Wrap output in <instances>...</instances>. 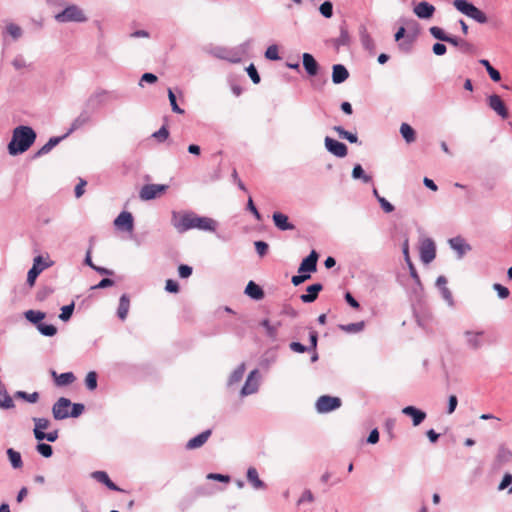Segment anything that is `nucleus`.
<instances>
[{"instance_id": "nucleus-36", "label": "nucleus", "mask_w": 512, "mask_h": 512, "mask_svg": "<svg viewBox=\"0 0 512 512\" xmlns=\"http://www.w3.org/2000/svg\"><path fill=\"white\" fill-rule=\"evenodd\" d=\"M6 453H7L8 459L11 463V466L14 469L22 468L23 461H22L21 454L18 451L14 450L13 448H8Z\"/></svg>"}, {"instance_id": "nucleus-11", "label": "nucleus", "mask_w": 512, "mask_h": 512, "mask_svg": "<svg viewBox=\"0 0 512 512\" xmlns=\"http://www.w3.org/2000/svg\"><path fill=\"white\" fill-rule=\"evenodd\" d=\"M420 258L425 264L431 263L436 257V246L431 238H423L420 241Z\"/></svg>"}, {"instance_id": "nucleus-47", "label": "nucleus", "mask_w": 512, "mask_h": 512, "mask_svg": "<svg viewBox=\"0 0 512 512\" xmlns=\"http://www.w3.org/2000/svg\"><path fill=\"white\" fill-rule=\"evenodd\" d=\"M429 32L430 34L437 40H440V41H443V42H446L447 38H448V34H446L444 32V30L440 27H437V26H432L429 28Z\"/></svg>"}, {"instance_id": "nucleus-16", "label": "nucleus", "mask_w": 512, "mask_h": 512, "mask_svg": "<svg viewBox=\"0 0 512 512\" xmlns=\"http://www.w3.org/2000/svg\"><path fill=\"white\" fill-rule=\"evenodd\" d=\"M401 412L412 419L413 426H419L427 417L426 412L414 406H406Z\"/></svg>"}, {"instance_id": "nucleus-52", "label": "nucleus", "mask_w": 512, "mask_h": 512, "mask_svg": "<svg viewBox=\"0 0 512 512\" xmlns=\"http://www.w3.org/2000/svg\"><path fill=\"white\" fill-rule=\"evenodd\" d=\"M497 457L500 462H510L512 461V451L505 447H501L498 451Z\"/></svg>"}, {"instance_id": "nucleus-51", "label": "nucleus", "mask_w": 512, "mask_h": 512, "mask_svg": "<svg viewBox=\"0 0 512 512\" xmlns=\"http://www.w3.org/2000/svg\"><path fill=\"white\" fill-rule=\"evenodd\" d=\"M265 57L269 60H279V50L277 45H270L265 51Z\"/></svg>"}, {"instance_id": "nucleus-64", "label": "nucleus", "mask_w": 512, "mask_h": 512, "mask_svg": "<svg viewBox=\"0 0 512 512\" xmlns=\"http://www.w3.org/2000/svg\"><path fill=\"white\" fill-rule=\"evenodd\" d=\"M169 131L163 126L158 131L153 133V137L158 139L159 141H164L168 138Z\"/></svg>"}, {"instance_id": "nucleus-61", "label": "nucleus", "mask_w": 512, "mask_h": 512, "mask_svg": "<svg viewBox=\"0 0 512 512\" xmlns=\"http://www.w3.org/2000/svg\"><path fill=\"white\" fill-rule=\"evenodd\" d=\"M255 249L260 257H263L268 251V244L264 241H256Z\"/></svg>"}, {"instance_id": "nucleus-18", "label": "nucleus", "mask_w": 512, "mask_h": 512, "mask_svg": "<svg viewBox=\"0 0 512 512\" xmlns=\"http://www.w3.org/2000/svg\"><path fill=\"white\" fill-rule=\"evenodd\" d=\"M413 12L420 19H430L435 12V7L432 4L423 1L414 7Z\"/></svg>"}, {"instance_id": "nucleus-19", "label": "nucleus", "mask_w": 512, "mask_h": 512, "mask_svg": "<svg viewBox=\"0 0 512 512\" xmlns=\"http://www.w3.org/2000/svg\"><path fill=\"white\" fill-rule=\"evenodd\" d=\"M449 244L450 247L457 252L459 258H462L468 251L471 250V246L461 237L451 238L449 240Z\"/></svg>"}, {"instance_id": "nucleus-50", "label": "nucleus", "mask_w": 512, "mask_h": 512, "mask_svg": "<svg viewBox=\"0 0 512 512\" xmlns=\"http://www.w3.org/2000/svg\"><path fill=\"white\" fill-rule=\"evenodd\" d=\"M73 311H74V303H71L69 305H66V306H63L61 308V313L59 315V318L62 320V321H68L72 314H73Z\"/></svg>"}, {"instance_id": "nucleus-21", "label": "nucleus", "mask_w": 512, "mask_h": 512, "mask_svg": "<svg viewBox=\"0 0 512 512\" xmlns=\"http://www.w3.org/2000/svg\"><path fill=\"white\" fill-rule=\"evenodd\" d=\"M272 218L275 226L282 231L293 230L295 228V226L289 222L288 216L281 212L273 213Z\"/></svg>"}, {"instance_id": "nucleus-35", "label": "nucleus", "mask_w": 512, "mask_h": 512, "mask_svg": "<svg viewBox=\"0 0 512 512\" xmlns=\"http://www.w3.org/2000/svg\"><path fill=\"white\" fill-rule=\"evenodd\" d=\"M24 316L29 322L36 325L37 328L38 325L42 323V320L45 319L46 314L38 310H27Z\"/></svg>"}, {"instance_id": "nucleus-20", "label": "nucleus", "mask_w": 512, "mask_h": 512, "mask_svg": "<svg viewBox=\"0 0 512 512\" xmlns=\"http://www.w3.org/2000/svg\"><path fill=\"white\" fill-rule=\"evenodd\" d=\"M436 285L439 288L442 298L450 306H454V299L451 291L447 288V279L444 276H439L436 280Z\"/></svg>"}, {"instance_id": "nucleus-28", "label": "nucleus", "mask_w": 512, "mask_h": 512, "mask_svg": "<svg viewBox=\"0 0 512 512\" xmlns=\"http://www.w3.org/2000/svg\"><path fill=\"white\" fill-rule=\"evenodd\" d=\"M303 66L310 76H315L318 72V63L314 57L309 53H304L302 56Z\"/></svg>"}, {"instance_id": "nucleus-31", "label": "nucleus", "mask_w": 512, "mask_h": 512, "mask_svg": "<svg viewBox=\"0 0 512 512\" xmlns=\"http://www.w3.org/2000/svg\"><path fill=\"white\" fill-rule=\"evenodd\" d=\"M130 308V300L127 294H123L119 299V306L117 309V316L124 321L127 318Z\"/></svg>"}, {"instance_id": "nucleus-1", "label": "nucleus", "mask_w": 512, "mask_h": 512, "mask_svg": "<svg viewBox=\"0 0 512 512\" xmlns=\"http://www.w3.org/2000/svg\"><path fill=\"white\" fill-rule=\"evenodd\" d=\"M171 224L178 233H184L191 229L214 232L218 222L210 217L199 216L192 211H173Z\"/></svg>"}, {"instance_id": "nucleus-55", "label": "nucleus", "mask_w": 512, "mask_h": 512, "mask_svg": "<svg viewBox=\"0 0 512 512\" xmlns=\"http://www.w3.org/2000/svg\"><path fill=\"white\" fill-rule=\"evenodd\" d=\"M314 501V495L311 490L306 489L297 501V505L300 506L304 503H312Z\"/></svg>"}, {"instance_id": "nucleus-41", "label": "nucleus", "mask_w": 512, "mask_h": 512, "mask_svg": "<svg viewBox=\"0 0 512 512\" xmlns=\"http://www.w3.org/2000/svg\"><path fill=\"white\" fill-rule=\"evenodd\" d=\"M352 178L353 179H361L364 183H369L372 181V177L365 174L362 166L360 164H356L352 170Z\"/></svg>"}, {"instance_id": "nucleus-54", "label": "nucleus", "mask_w": 512, "mask_h": 512, "mask_svg": "<svg viewBox=\"0 0 512 512\" xmlns=\"http://www.w3.org/2000/svg\"><path fill=\"white\" fill-rule=\"evenodd\" d=\"M261 325L265 328L269 337L274 338L276 336L278 326L272 325L268 319L263 320Z\"/></svg>"}, {"instance_id": "nucleus-12", "label": "nucleus", "mask_w": 512, "mask_h": 512, "mask_svg": "<svg viewBox=\"0 0 512 512\" xmlns=\"http://www.w3.org/2000/svg\"><path fill=\"white\" fill-rule=\"evenodd\" d=\"M324 145L326 150L336 157L344 158L348 154L347 146L344 143L339 142L331 137H325Z\"/></svg>"}, {"instance_id": "nucleus-46", "label": "nucleus", "mask_w": 512, "mask_h": 512, "mask_svg": "<svg viewBox=\"0 0 512 512\" xmlns=\"http://www.w3.org/2000/svg\"><path fill=\"white\" fill-rule=\"evenodd\" d=\"M37 330L44 336H54L57 333V328L51 324L41 323L38 325Z\"/></svg>"}, {"instance_id": "nucleus-10", "label": "nucleus", "mask_w": 512, "mask_h": 512, "mask_svg": "<svg viewBox=\"0 0 512 512\" xmlns=\"http://www.w3.org/2000/svg\"><path fill=\"white\" fill-rule=\"evenodd\" d=\"M167 189L168 186L164 184H146L141 188L139 197L141 200L149 201L159 197L165 193Z\"/></svg>"}, {"instance_id": "nucleus-24", "label": "nucleus", "mask_w": 512, "mask_h": 512, "mask_svg": "<svg viewBox=\"0 0 512 512\" xmlns=\"http://www.w3.org/2000/svg\"><path fill=\"white\" fill-rule=\"evenodd\" d=\"M90 120H91V116L88 112L84 111V112L80 113L71 123V126H70L69 130L67 131L66 135L68 136L71 133H73L74 131L80 129L84 125L88 124L90 122Z\"/></svg>"}, {"instance_id": "nucleus-17", "label": "nucleus", "mask_w": 512, "mask_h": 512, "mask_svg": "<svg viewBox=\"0 0 512 512\" xmlns=\"http://www.w3.org/2000/svg\"><path fill=\"white\" fill-rule=\"evenodd\" d=\"M488 104L492 110H494L499 116H501L503 119H506L508 117V110L502 101V99L494 94L491 95L488 98Z\"/></svg>"}, {"instance_id": "nucleus-4", "label": "nucleus", "mask_w": 512, "mask_h": 512, "mask_svg": "<svg viewBox=\"0 0 512 512\" xmlns=\"http://www.w3.org/2000/svg\"><path fill=\"white\" fill-rule=\"evenodd\" d=\"M84 411V405L80 403L72 404L68 398H59L52 407L54 419L63 420L68 417L76 418Z\"/></svg>"}, {"instance_id": "nucleus-37", "label": "nucleus", "mask_w": 512, "mask_h": 512, "mask_svg": "<svg viewBox=\"0 0 512 512\" xmlns=\"http://www.w3.org/2000/svg\"><path fill=\"white\" fill-rule=\"evenodd\" d=\"M400 133L407 143H412L416 139L414 129L407 123H402L400 126Z\"/></svg>"}, {"instance_id": "nucleus-14", "label": "nucleus", "mask_w": 512, "mask_h": 512, "mask_svg": "<svg viewBox=\"0 0 512 512\" xmlns=\"http://www.w3.org/2000/svg\"><path fill=\"white\" fill-rule=\"evenodd\" d=\"M114 225L117 229L127 232H132L134 229V219L130 212H121L114 220Z\"/></svg>"}, {"instance_id": "nucleus-48", "label": "nucleus", "mask_w": 512, "mask_h": 512, "mask_svg": "<svg viewBox=\"0 0 512 512\" xmlns=\"http://www.w3.org/2000/svg\"><path fill=\"white\" fill-rule=\"evenodd\" d=\"M319 12L325 18H331L333 16V5L330 1H325L319 7Z\"/></svg>"}, {"instance_id": "nucleus-9", "label": "nucleus", "mask_w": 512, "mask_h": 512, "mask_svg": "<svg viewBox=\"0 0 512 512\" xmlns=\"http://www.w3.org/2000/svg\"><path fill=\"white\" fill-rule=\"evenodd\" d=\"M341 404L342 401L339 397L322 395L317 399L315 408L318 413L324 414L340 408Z\"/></svg>"}, {"instance_id": "nucleus-58", "label": "nucleus", "mask_w": 512, "mask_h": 512, "mask_svg": "<svg viewBox=\"0 0 512 512\" xmlns=\"http://www.w3.org/2000/svg\"><path fill=\"white\" fill-rule=\"evenodd\" d=\"M247 73L249 75V77L251 78V80L253 81L254 84H258L260 82V76L255 68V66L253 64H250L248 67H247Z\"/></svg>"}, {"instance_id": "nucleus-7", "label": "nucleus", "mask_w": 512, "mask_h": 512, "mask_svg": "<svg viewBox=\"0 0 512 512\" xmlns=\"http://www.w3.org/2000/svg\"><path fill=\"white\" fill-rule=\"evenodd\" d=\"M55 20L59 23L85 22L87 21V17L81 8L76 5H69L63 11L55 15Z\"/></svg>"}, {"instance_id": "nucleus-59", "label": "nucleus", "mask_w": 512, "mask_h": 512, "mask_svg": "<svg viewBox=\"0 0 512 512\" xmlns=\"http://www.w3.org/2000/svg\"><path fill=\"white\" fill-rule=\"evenodd\" d=\"M91 476L93 479H95L96 481H98L104 485H105V483L108 482V479H109L108 474L104 471H95L91 474Z\"/></svg>"}, {"instance_id": "nucleus-38", "label": "nucleus", "mask_w": 512, "mask_h": 512, "mask_svg": "<svg viewBox=\"0 0 512 512\" xmlns=\"http://www.w3.org/2000/svg\"><path fill=\"white\" fill-rule=\"evenodd\" d=\"M244 373H245V364L242 363L231 373L229 380H228V385L232 386L234 384L239 383L242 380Z\"/></svg>"}, {"instance_id": "nucleus-8", "label": "nucleus", "mask_w": 512, "mask_h": 512, "mask_svg": "<svg viewBox=\"0 0 512 512\" xmlns=\"http://www.w3.org/2000/svg\"><path fill=\"white\" fill-rule=\"evenodd\" d=\"M54 262L47 255L46 257L42 255H38L33 259V266L28 271L27 274V283L29 286H33L35 284L36 278L38 275L44 271L45 269L53 266Z\"/></svg>"}, {"instance_id": "nucleus-26", "label": "nucleus", "mask_w": 512, "mask_h": 512, "mask_svg": "<svg viewBox=\"0 0 512 512\" xmlns=\"http://www.w3.org/2000/svg\"><path fill=\"white\" fill-rule=\"evenodd\" d=\"M212 54L219 59H225L231 63L240 62V57H238L236 54H234L232 51L226 48L217 47L213 49Z\"/></svg>"}, {"instance_id": "nucleus-63", "label": "nucleus", "mask_w": 512, "mask_h": 512, "mask_svg": "<svg viewBox=\"0 0 512 512\" xmlns=\"http://www.w3.org/2000/svg\"><path fill=\"white\" fill-rule=\"evenodd\" d=\"M165 290L169 293H177L179 291V285L176 281L168 279L166 281Z\"/></svg>"}, {"instance_id": "nucleus-27", "label": "nucleus", "mask_w": 512, "mask_h": 512, "mask_svg": "<svg viewBox=\"0 0 512 512\" xmlns=\"http://www.w3.org/2000/svg\"><path fill=\"white\" fill-rule=\"evenodd\" d=\"M33 422L35 424L34 428V436L37 440H44V432L43 430L47 429L50 425V422L46 418H33Z\"/></svg>"}, {"instance_id": "nucleus-53", "label": "nucleus", "mask_w": 512, "mask_h": 512, "mask_svg": "<svg viewBox=\"0 0 512 512\" xmlns=\"http://www.w3.org/2000/svg\"><path fill=\"white\" fill-rule=\"evenodd\" d=\"M511 484H512V474L506 473L503 476L502 481L500 482L498 489L500 491H502V490L510 487L508 492L512 493V486H511Z\"/></svg>"}, {"instance_id": "nucleus-45", "label": "nucleus", "mask_w": 512, "mask_h": 512, "mask_svg": "<svg viewBox=\"0 0 512 512\" xmlns=\"http://www.w3.org/2000/svg\"><path fill=\"white\" fill-rule=\"evenodd\" d=\"M15 397L16 398H21L29 403H35L38 401L39 399V394L37 392H33V393H27V392H24V391H17L15 393Z\"/></svg>"}, {"instance_id": "nucleus-57", "label": "nucleus", "mask_w": 512, "mask_h": 512, "mask_svg": "<svg viewBox=\"0 0 512 512\" xmlns=\"http://www.w3.org/2000/svg\"><path fill=\"white\" fill-rule=\"evenodd\" d=\"M168 98H169V101H170V105H171V108L172 110L175 112V113H178V114H183L184 113V110L181 109L177 102H176V97H175V94L173 93V91L171 89H168Z\"/></svg>"}, {"instance_id": "nucleus-62", "label": "nucleus", "mask_w": 512, "mask_h": 512, "mask_svg": "<svg viewBox=\"0 0 512 512\" xmlns=\"http://www.w3.org/2000/svg\"><path fill=\"white\" fill-rule=\"evenodd\" d=\"M378 202L385 213H391L394 211V206L384 197H379Z\"/></svg>"}, {"instance_id": "nucleus-42", "label": "nucleus", "mask_w": 512, "mask_h": 512, "mask_svg": "<svg viewBox=\"0 0 512 512\" xmlns=\"http://www.w3.org/2000/svg\"><path fill=\"white\" fill-rule=\"evenodd\" d=\"M479 63L486 68L490 78L493 81L498 82L501 80V75H500L499 71L496 70L494 67H492L488 60L481 59V60H479Z\"/></svg>"}, {"instance_id": "nucleus-13", "label": "nucleus", "mask_w": 512, "mask_h": 512, "mask_svg": "<svg viewBox=\"0 0 512 512\" xmlns=\"http://www.w3.org/2000/svg\"><path fill=\"white\" fill-rule=\"evenodd\" d=\"M259 388V372L257 369L251 371L242 387L240 394L242 397L254 394Z\"/></svg>"}, {"instance_id": "nucleus-56", "label": "nucleus", "mask_w": 512, "mask_h": 512, "mask_svg": "<svg viewBox=\"0 0 512 512\" xmlns=\"http://www.w3.org/2000/svg\"><path fill=\"white\" fill-rule=\"evenodd\" d=\"M36 450L44 457H51L53 454L52 447L49 444L39 443L36 446Z\"/></svg>"}, {"instance_id": "nucleus-30", "label": "nucleus", "mask_w": 512, "mask_h": 512, "mask_svg": "<svg viewBox=\"0 0 512 512\" xmlns=\"http://www.w3.org/2000/svg\"><path fill=\"white\" fill-rule=\"evenodd\" d=\"M51 374L58 386H67L75 381V376L72 372L57 374L55 371H52Z\"/></svg>"}, {"instance_id": "nucleus-49", "label": "nucleus", "mask_w": 512, "mask_h": 512, "mask_svg": "<svg viewBox=\"0 0 512 512\" xmlns=\"http://www.w3.org/2000/svg\"><path fill=\"white\" fill-rule=\"evenodd\" d=\"M85 385L89 390H95L97 387V374L94 371L89 372L85 378Z\"/></svg>"}, {"instance_id": "nucleus-60", "label": "nucleus", "mask_w": 512, "mask_h": 512, "mask_svg": "<svg viewBox=\"0 0 512 512\" xmlns=\"http://www.w3.org/2000/svg\"><path fill=\"white\" fill-rule=\"evenodd\" d=\"M493 288L501 299L507 298L510 294L508 288L504 287L501 284L496 283L493 285Z\"/></svg>"}, {"instance_id": "nucleus-5", "label": "nucleus", "mask_w": 512, "mask_h": 512, "mask_svg": "<svg viewBox=\"0 0 512 512\" xmlns=\"http://www.w3.org/2000/svg\"><path fill=\"white\" fill-rule=\"evenodd\" d=\"M453 6L462 14L475 20L480 24H484L488 21V18L484 12L477 8L474 4L467 0H454Z\"/></svg>"}, {"instance_id": "nucleus-32", "label": "nucleus", "mask_w": 512, "mask_h": 512, "mask_svg": "<svg viewBox=\"0 0 512 512\" xmlns=\"http://www.w3.org/2000/svg\"><path fill=\"white\" fill-rule=\"evenodd\" d=\"M247 480L252 485V487L256 490L265 488V484L262 480H260L258 476V472L256 468L250 467L247 470Z\"/></svg>"}, {"instance_id": "nucleus-39", "label": "nucleus", "mask_w": 512, "mask_h": 512, "mask_svg": "<svg viewBox=\"0 0 512 512\" xmlns=\"http://www.w3.org/2000/svg\"><path fill=\"white\" fill-rule=\"evenodd\" d=\"M340 138L348 140L350 143H357L358 137L355 133L345 130L342 126H334L332 128Z\"/></svg>"}, {"instance_id": "nucleus-43", "label": "nucleus", "mask_w": 512, "mask_h": 512, "mask_svg": "<svg viewBox=\"0 0 512 512\" xmlns=\"http://www.w3.org/2000/svg\"><path fill=\"white\" fill-rule=\"evenodd\" d=\"M5 32L8 35H10L14 40L19 39L23 34L22 28L19 25L12 22L6 25Z\"/></svg>"}, {"instance_id": "nucleus-29", "label": "nucleus", "mask_w": 512, "mask_h": 512, "mask_svg": "<svg viewBox=\"0 0 512 512\" xmlns=\"http://www.w3.org/2000/svg\"><path fill=\"white\" fill-rule=\"evenodd\" d=\"M322 285L320 283H315L307 287V294H302L300 299L304 303H311L317 299L318 293L322 290Z\"/></svg>"}, {"instance_id": "nucleus-15", "label": "nucleus", "mask_w": 512, "mask_h": 512, "mask_svg": "<svg viewBox=\"0 0 512 512\" xmlns=\"http://www.w3.org/2000/svg\"><path fill=\"white\" fill-rule=\"evenodd\" d=\"M318 257V253L315 250H312L311 253L302 260L298 268V272L308 274L315 272L317 268Z\"/></svg>"}, {"instance_id": "nucleus-33", "label": "nucleus", "mask_w": 512, "mask_h": 512, "mask_svg": "<svg viewBox=\"0 0 512 512\" xmlns=\"http://www.w3.org/2000/svg\"><path fill=\"white\" fill-rule=\"evenodd\" d=\"M245 294H247L249 297L255 300H260L264 297V292L262 288L253 281H250L247 284L245 288Z\"/></svg>"}, {"instance_id": "nucleus-40", "label": "nucleus", "mask_w": 512, "mask_h": 512, "mask_svg": "<svg viewBox=\"0 0 512 512\" xmlns=\"http://www.w3.org/2000/svg\"><path fill=\"white\" fill-rule=\"evenodd\" d=\"M66 137L67 135L65 134L61 137L50 138L48 142L41 147V149L38 151V154L43 155L49 153L57 144H59Z\"/></svg>"}, {"instance_id": "nucleus-25", "label": "nucleus", "mask_w": 512, "mask_h": 512, "mask_svg": "<svg viewBox=\"0 0 512 512\" xmlns=\"http://www.w3.org/2000/svg\"><path fill=\"white\" fill-rule=\"evenodd\" d=\"M349 77V72L342 64H335L332 71V81L335 84H340L346 81Z\"/></svg>"}, {"instance_id": "nucleus-34", "label": "nucleus", "mask_w": 512, "mask_h": 512, "mask_svg": "<svg viewBox=\"0 0 512 512\" xmlns=\"http://www.w3.org/2000/svg\"><path fill=\"white\" fill-rule=\"evenodd\" d=\"M14 401L8 394L4 385L0 386V408L1 409H12L14 408Z\"/></svg>"}, {"instance_id": "nucleus-22", "label": "nucleus", "mask_w": 512, "mask_h": 512, "mask_svg": "<svg viewBox=\"0 0 512 512\" xmlns=\"http://www.w3.org/2000/svg\"><path fill=\"white\" fill-rule=\"evenodd\" d=\"M211 435V430H205L202 433L198 434L197 436L191 438L187 444L186 448L189 450L197 449L201 446H203L207 440L209 439Z\"/></svg>"}, {"instance_id": "nucleus-44", "label": "nucleus", "mask_w": 512, "mask_h": 512, "mask_svg": "<svg viewBox=\"0 0 512 512\" xmlns=\"http://www.w3.org/2000/svg\"><path fill=\"white\" fill-rule=\"evenodd\" d=\"M365 327V323L363 321L350 323L345 325H340V329L346 333H358L361 332Z\"/></svg>"}, {"instance_id": "nucleus-2", "label": "nucleus", "mask_w": 512, "mask_h": 512, "mask_svg": "<svg viewBox=\"0 0 512 512\" xmlns=\"http://www.w3.org/2000/svg\"><path fill=\"white\" fill-rule=\"evenodd\" d=\"M460 337L463 346L472 352L480 351L490 342L488 332L480 326L463 328Z\"/></svg>"}, {"instance_id": "nucleus-3", "label": "nucleus", "mask_w": 512, "mask_h": 512, "mask_svg": "<svg viewBox=\"0 0 512 512\" xmlns=\"http://www.w3.org/2000/svg\"><path fill=\"white\" fill-rule=\"evenodd\" d=\"M36 134L31 127L18 126L14 129L12 139L8 144V150L11 155H17L25 152L34 143Z\"/></svg>"}, {"instance_id": "nucleus-6", "label": "nucleus", "mask_w": 512, "mask_h": 512, "mask_svg": "<svg viewBox=\"0 0 512 512\" xmlns=\"http://www.w3.org/2000/svg\"><path fill=\"white\" fill-rule=\"evenodd\" d=\"M453 6L462 14L475 20L480 24H484L488 21V18L484 12L477 8L474 4L467 0H454Z\"/></svg>"}, {"instance_id": "nucleus-23", "label": "nucleus", "mask_w": 512, "mask_h": 512, "mask_svg": "<svg viewBox=\"0 0 512 512\" xmlns=\"http://www.w3.org/2000/svg\"><path fill=\"white\" fill-rule=\"evenodd\" d=\"M359 36L363 48L369 52H374L375 42L365 26L360 27Z\"/></svg>"}]
</instances>
